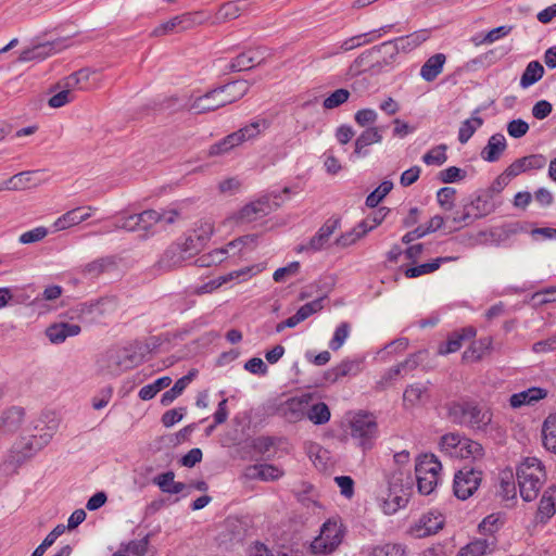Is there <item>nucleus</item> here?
Instances as JSON below:
<instances>
[{"instance_id":"obj_1","label":"nucleus","mask_w":556,"mask_h":556,"mask_svg":"<svg viewBox=\"0 0 556 556\" xmlns=\"http://www.w3.org/2000/svg\"><path fill=\"white\" fill-rule=\"evenodd\" d=\"M250 86V83L245 79L232 80L217 86L197 97L189 105V111L194 114L216 111L243 98L248 93Z\"/></svg>"},{"instance_id":"obj_2","label":"nucleus","mask_w":556,"mask_h":556,"mask_svg":"<svg viewBox=\"0 0 556 556\" xmlns=\"http://www.w3.org/2000/svg\"><path fill=\"white\" fill-rule=\"evenodd\" d=\"M386 482L387 488L380 493L381 508L392 515L407 505L414 482L410 473L400 468L386 473Z\"/></svg>"},{"instance_id":"obj_3","label":"nucleus","mask_w":556,"mask_h":556,"mask_svg":"<svg viewBox=\"0 0 556 556\" xmlns=\"http://www.w3.org/2000/svg\"><path fill=\"white\" fill-rule=\"evenodd\" d=\"M448 417L454 424L484 431L491 424V409L473 400H460L448 405Z\"/></svg>"},{"instance_id":"obj_4","label":"nucleus","mask_w":556,"mask_h":556,"mask_svg":"<svg viewBox=\"0 0 556 556\" xmlns=\"http://www.w3.org/2000/svg\"><path fill=\"white\" fill-rule=\"evenodd\" d=\"M396 48L391 42H383L361 53L350 65L349 73L352 76L365 72L379 74L393 62Z\"/></svg>"},{"instance_id":"obj_5","label":"nucleus","mask_w":556,"mask_h":556,"mask_svg":"<svg viewBox=\"0 0 556 556\" xmlns=\"http://www.w3.org/2000/svg\"><path fill=\"white\" fill-rule=\"evenodd\" d=\"M517 480L522 500L526 502L535 500L546 480L541 460L535 457L526 458L517 468Z\"/></svg>"},{"instance_id":"obj_6","label":"nucleus","mask_w":556,"mask_h":556,"mask_svg":"<svg viewBox=\"0 0 556 556\" xmlns=\"http://www.w3.org/2000/svg\"><path fill=\"white\" fill-rule=\"evenodd\" d=\"M376 417L366 412L355 413L350 420V434L363 451L371 450L378 438Z\"/></svg>"},{"instance_id":"obj_7","label":"nucleus","mask_w":556,"mask_h":556,"mask_svg":"<svg viewBox=\"0 0 556 556\" xmlns=\"http://www.w3.org/2000/svg\"><path fill=\"white\" fill-rule=\"evenodd\" d=\"M441 469V463L433 454H424L417 459L415 475L420 494L429 495L435 490Z\"/></svg>"},{"instance_id":"obj_8","label":"nucleus","mask_w":556,"mask_h":556,"mask_svg":"<svg viewBox=\"0 0 556 556\" xmlns=\"http://www.w3.org/2000/svg\"><path fill=\"white\" fill-rule=\"evenodd\" d=\"M344 527L339 518H329L323 523L319 534L315 536V556L333 553L342 543Z\"/></svg>"},{"instance_id":"obj_9","label":"nucleus","mask_w":556,"mask_h":556,"mask_svg":"<svg viewBox=\"0 0 556 556\" xmlns=\"http://www.w3.org/2000/svg\"><path fill=\"white\" fill-rule=\"evenodd\" d=\"M261 127H263V129L268 127L266 119L252 122L251 124L240 128L239 130L226 136L218 142L212 144L208 150V155L217 156L229 152L245 140L256 137L261 132Z\"/></svg>"},{"instance_id":"obj_10","label":"nucleus","mask_w":556,"mask_h":556,"mask_svg":"<svg viewBox=\"0 0 556 556\" xmlns=\"http://www.w3.org/2000/svg\"><path fill=\"white\" fill-rule=\"evenodd\" d=\"M483 472L479 469L464 466L454 476L453 490L457 498L465 501L472 496L481 484Z\"/></svg>"},{"instance_id":"obj_11","label":"nucleus","mask_w":556,"mask_h":556,"mask_svg":"<svg viewBox=\"0 0 556 556\" xmlns=\"http://www.w3.org/2000/svg\"><path fill=\"white\" fill-rule=\"evenodd\" d=\"M281 410L290 422H296L305 417L313 421V393L305 391L300 395L288 399L283 403Z\"/></svg>"},{"instance_id":"obj_12","label":"nucleus","mask_w":556,"mask_h":556,"mask_svg":"<svg viewBox=\"0 0 556 556\" xmlns=\"http://www.w3.org/2000/svg\"><path fill=\"white\" fill-rule=\"evenodd\" d=\"M445 525V517L438 510H429L422 514L410 527V533L415 538H426L438 533Z\"/></svg>"},{"instance_id":"obj_13","label":"nucleus","mask_w":556,"mask_h":556,"mask_svg":"<svg viewBox=\"0 0 556 556\" xmlns=\"http://www.w3.org/2000/svg\"><path fill=\"white\" fill-rule=\"evenodd\" d=\"M270 198H274V206L278 207L280 202L276 200L279 198V195L273 191L269 195H265L255 202H251L244 205L239 212V219L243 222H252L256 219L257 215H267L271 210Z\"/></svg>"},{"instance_id":"obj_14","label":"nucleus","mask_w":556,"mask_h":556,"mask_svg":"<svg viewBox=\"0 0 556 556\" xmlns=\"http://www.w3.org/2000/svg\"><path fill=\"white\" fill-rule=\"evenodd\" d=\"M197 24V14L193 13H184L181 15H177L169 21L162 23L157 27H155L152 31V36L160 37L167 35L173 31H182L190 29Z\"/></svg>"},{"instance_id":"obj_15","label":"nucleus","mask_w":556,"mask_h":556,"mask_svg":"<svg viewBox=\"0 0 556 556\" xmlns=\"http://www.w3.org/2000/svg\"><path fill=\"white\" fill-rule=\"evenodd\" d=\"M190 257L185 254L180 242L172 243L162 254L155 266L163 271H169L180 267Z\"/></svg>"},{"instance_id":"obj_16","label":"nucleus","mask_w":556,"mask_h":556,"mask_svg":"<svg viewBox=\"0 0 556 556\" xmlns=\"http://www.w3.org/2000/svg\"><path fill=\"white\" fill-rule=\"evenodd\" d=\"M382 140V135L377 127H368L365 129L354 142V151L350 155L351 161H355L361 157H365L369 154L367 149L374 143H379Z\"/></svg>"},{"instance_id":"obj_17","label":"nucleus","mask_w":556,"mask_h":556,"mask_svg":"<svg viewBox=\"0 0 556 556\" xmlns=\"http://www.w3.org/2000/svg\"><path fill=\"white\" fill-rule=\"evenodd\" d=\"M370 34L371 33L356 35L349 39H345L340 45H333L328 48H320L317 51L318 59H327L329 56L337 55L341 52H348L365 43H368L372 40L371 38L368 37Z\"/></svg>"},{"instance_id":"obj_18","label":"nucleus","mask_w":556,"mask_h":556,"mask_svg":"<svg viewBox=\"0 0 556 556\" xmlns=\"http://www.w3.org/2000/svg\"><path fill=\"white\" fill-rule=\"evenodd\" d=\"M476 334L477 330L473 327H465L453 331L447 337L446 342L439 345L438 354L447 355L457 352L463 346L464 341L471 340Z\"/></svg>"},{"instance_id":"obj_19","label":"nucleus","mask_w":556,"mask_h":556,"mask_svg":"<svg viewBox=\"0 0 556 556\" xmlns=\"http://www.w3.org/2000/svg\"><path fill=\"white\" fill-rule=\"evenodd\" d=\"M363 361L361 358L343 359L336 367L324 372V381L333 383L346 376H356L362 370Z\"/></svg>"},{"instance_id":"obj_20","label":"nucleus","mask_w":556,"mask_h":556,"mask_svg":"<svg viewBox=\"0 0 556 556\" xmlns=\"http://www.w3.org/2000/svg\"><path fill=\"white\" fill-rule=\"evenodd\" d=\"M81 328L79 325L60 321L47 327L46 336L49 338L51 343L60 344L67 338L79 334Z\"/></svg>"},{"instance_id":"obj_21","label":"nucleus","mask_w":556,"mask_h":556,"mask_svg":"<svg viewBox=\"0 0 556 556\" xmlns=\"http://www.w3.org/2000/svg\"><path fill=\"white\" fill-rule=\"evenodd\" d=\"M60 50L61 43L48 41L23 50L18 59L22 62L42 61Z\"/></svg>"},{"instance_id":"obj_22","label":"nucleus","mask_w":556,"mask_h":556,"mask_svg":"<svg viewBox=\"0 0 556 556\" xmlns=\"http://www.w3.org/2000/svg\"><path fill=\"white\" fill-rule=\"evenodd\" d=\"M556 513V486L548 488L540 501L535 522L545 525Z\"/></svg>"},{"instance_id":"obj_23","label":"nucleus","mask_w":556,"mask_h":556,"mask_svg":"<svg viewBox=\"0 0 556 556\" xmlns=\"http://www.w3.org/2000/svg\"><path fill=\"white\" fill-rule=\"evenodd\" d=\"M507 148V142L503 134L492 135L486 146L481 151V157L490 163L500 160L501 155Z\"/></svg>"},{"instance_id":"obj_24","label":"nucleus","mask_w":556,"mask_h":556,"mask_svg":"<svg viewBox=\"0 0 556 556\" xmlns=\"http://www.w3.org/2000/svg\"><path fill=\"white\" fill-rule=\"evenodd\" d=\"M547 391L543 388L532 387L519 393H515L509 399V404L514 408L523 405H532L535 402L546 397Z\"/></svg>"},{"instance_id":"obj_25","label":"nucleus","mask_w":556,"mask_h":556,"mask_svg":"<svg viewBox=\"0 0 556 556\" xmlns=\"http://www.w3.org/2000/svg\"><path fill=\"white\" fill-rule=\"evenodd\" d=\"M52 439V433L46 432L43 434L30 435L28 438H22L17 441L13 446L20 448L21 451L29 454L33 457L37 452H39L43 446H46L50 440Z\"/></svg>"},{"instance_id":"obj_26","label":"nucleus","mask_w":556,"mask_h":556,"mask_svg":"<svg viewBox=\"0 0 556 556\" xmlns=\"http://www.w3.org/2000/svg\"><path fill=\"white\" fill-rule=\"evenodd\" d=\"M197 376V370L192 369L187 375L179 378L175 384L167 391H165L160 400L161 405L168 406L170 405L179 395L182 394L188 384L193 380Z\"/></svg>"},{"instance_id":"obj_27","label":"nucleus","mask_w":556,"mask_h":556,"mask_svg":"<svg viewBox=\"0 0 556 556\" xmlns=\"http://www.w3.org/2000/svg\"><path fill=\"white\" fill-rule=\"evenodd\" d=\"M446 56L443 53H437L430 56L420 68V76L426 81H433L443 71Z\"/></svg>"},{"instance_id":"obj_28","label":"nucleus","mask_w":556,"mask_h":556,"mask_svg":"<svg viewBox=\"0 0 556 556\" xmlns=\"http://www.w3.org/2000/svg\"><path fill=\"white\" fill-rule=\"evenodd\" d=\"M429 397L428 387L417 382L406 387L403 393V403L405 407H414L422 404Z\"/></svg>"},{"instance_id":"obj_29","label":"nucleus","mask_w":556,"mask_h":556,"mask_svg":"<svg viewBox=\"0 0 556 556\" xmlns=\"http://www.w3.org/2000/svg\"><path fill=\"white\" fill-rule=\"evenodd\" d=\"M84 210L85 207H75L64 213L54 222L53 226L55 230L67 229L72 226L78 225L87 220L91 216V214L90 212H84Z\"/></svg>"},{"instance_id":"obj_30","label":"nucleus","mask_w":556,"mask_h":556,"mask_svg":"<svg viewBox=\"0 0 556 556\" xmlns=\"http://www.w3.org/2000/svg\"><path fill=\"white\" fill-rule=\"evenodd\" d=\"M469 208L473 211V218H482L496 208L491 192L483 191L478 194L469 204Z\"/></svg>"},{"instance_id":"obj_31","label":"nucleus","mask_w":556,"mask_h":556,"mask_svg":"<svg viewBox=\"0 0 556 556\" xmlns=\"http://www.w3.org/2000/svg\"><path fill=\"white\" fill-rule=\"evenodd\" d=\"M493 340L491 337L480 338L463 353V361L478 362L492 350Z\"/></svg>"},{"instance_id":"obj_32","label":"nucleus","mask_w":556,"mask_h":556,"mask_svg":"<svg viewBox=\"0 0 556 556\" xmlns=\"http://www.w3.org/2000/svg\"><path fill=\"white\" fill-rule=\"evenodd\" d=\"M482 108H477L470 118L462 122L458 129V141L466 143L473 136V134L483 125V118L479 116Z\"/></svg>"},{"instance_id":"obj_33","label":"nucleus","mask_w":556,"mask_h":556,"mask_svg":"<svg viewBox=\"0 0 556 556\" xmlns=\"http://www.w3.org/2000/svg\"><path fill=\"white\" fill-rule=\"evenodd\" d=\"M429 38V30L428 29H420L417 31H414L407 36L400 37L395 40H390L392 45L396 48V54L399 53V50H413L420 46L422 42H425Z\"/></svg>"},{"instance_id":"obj_34","label":"nucleus","mask_w":556,"mask_h":556,"mask_svg":"<svg viewBox=\"0 0 556 556\" xmlns=\"http://www.w3.org/2000/svg\"><path fill=\"white\" fill-rule=\"evenodd\" d=\"M495 547L494 538L476 539L459 551V556H484Z\"/></svg>"},{"instance_id":"obj_35","label":"nucleus","mask_w":556,"mask_h":556,"mask_svg":"<svg viewBox=\"0 0 556 556\" xmlns=\"http://www.w3.org/2000/svg\"><path fill=\"white\" fill-rule=\"evenodd\" d=\"M24 417V409L21 407H11L3 412L0 416V431L14 432L16 431Z\"/></svg>"},{"instance_id":"obj_36","label":"nucleus","mask_w":556,"mask_h":556,"mask_svg":"<svg viewBox=\"0 0 556 556\" xmlns=\"http://www.w3.org/2000/svg\"><path fill=\"white\" fill-rule=\"evenodd\" d=\"M542 442L547 451L556 454V413L551 414L543 422Z\"/></svg>"},{"instance_id":"obj_37","label":"nucleus","mask_w":556,"mask_h":556,"mask_svg":"<svg viewBox=\"0 0 556 556\" xmlns=\"http://www.w3.org/2000/svg\"><path fill=\"white\" fill-rule=\"evenodd\" d=\"M340 227L339 218H329L318 230V236L315 237V250L326 249L332 247L329 244L330 236Z\"/></svg>"},{"instance_id":"obj_38","label":"nucleus","mask_w":556,"mask_h":556,"mask_svg":"<svg viewBox=\"0 0 556 556\" xmlns=\"http://www.w3.org/2000/svg\"><path fill=\"white\" fill-rule=\"evenodd\" d=\"M368 232L366 222H362L356 228L341 235L333 242V247L338 248H346L354 244L357 240H359L364 235Z\"/></svg>"},{"instance_id":"obj_39","label":"nucleus","mask_w":556,"mask_h":556,"mask_svg":"<svg viewBox=\"0 0 556 556\" xmlns=\"http://www.w3.org/2000/svg\"><path fill=\"white\" fill-rule=\"evenodd\" d=\"M452 260H456V257H438V258L433 260L432 262L407 268L405 270V276L407 278H416L421 275L433 273L437 269H439V267L442 263H446Z\"/></svg>"},{"instance_id":"obj_40","label":"nucleus","mask_w":556,"mask_h":556,"mask_svg":"<svg viewBox=\"0 0 556 556\" xmlns=\"http://www.w3.org/2000/svg\"><path fill=\"white\" fill-rule=\"evenodd\" d=\"M544 74L543 65L538 61H531L520 77V86L528 88L539 81Z\"/></svg>"},{"instance_id":"obj_41","label":"nucleus","mask_w":556,"mask_h":556,"mask_svg":"<svg viewBox=\"0 0 556 556\" xmlns=\"http://www.w3.org/2000/svg\"><path fill=\"white\" fill-rule=\"evenodd\" d=\"M538 160L539 159L535 155L518 159L513 162L503 173L508 177L509 180H511L514 177L529 168L540 167V165L535 164V161Z\"/></svg>"},{"instance_id":"obj_42","label":"nucleus","mask_w":556,"mask_h":556,"mask_svg":"<svg viewBox=\"0 0 556 556\" xmlns=\"http://www.w3.org/2000/svg\"><path fill=\"white\" fill-rule=\"evenodd\" d=\"M94 313L102 315L100 309V301L79 303L72 309L71 319L78 318L80 320H92Z\"/></svg>"},{"instance_id":"obj_43","label":"nucleus","mask_w":556,"mask_h":556,"mask_svg":"<svg viewBox=\"0 0 556 556\" xmlns=\"http://www.w3.org/2000/svg\"><path fill=\"white\" fill-rule=\"evenodd\" d=\"M172 383V378L168 376H163L157 378L154 382L142 387L139 391V397L142 401L152 400L160 391L166 389Z\"/></svg>"},{"instance_id":"obj_44","label":"nucleus","mask_w":556,"mask_h":556,"mask_svg":"<svg viewBox=\"0 0 556 556\" xmlns=\"http://www.w3.org/2000/svg\"><path fill=\"white\" fill-rule=\"evenodd\" d=\"M464 439V437L456 432L444 434L440 441L442 452H444L451 457H457L459 447L463 444Z\"/></svg>"},{"instance_id":"obj_45","label":"nucleus","mask_w":556,"mask_h":556,"mask_svg":"<svg viewBox=\"0 0 556 556\" xmlns=\"http://www.w3.org/2000/svg\"><path fill=\"white\" fill-rule=\"evenodd\" d=\"M29 454L21 451L20 448L12 446L9 455L3 462V466L5 470H10L12 472L16 471L18 467H21L25 462L30 459Z\"/></svg>"},{"instance_id":"obj_46","label":"nucleus","mask_w":556,"mask_h":556,"mask_svg":"<svg viewBox=\"0 0 556 556\" xmlns=\"http://www.w3.org/2000/svg\"><path fill=\"white\" fill-rule=\"evenodd\" d=\"M227 254V249H215L206 254L201 255L194 262L199 267H211L222 263Z\"/></svg>"},{"instance_id":"obj_47","label":"nucleus","mask_w":556,"mask_h":556,"mask_svg":"<svg viewBox=\"0 0 556 556\" xmlns=\"http://www.w3.org/2000/svg\"><path fill=\"white\" fill-rule=\"evenodd\" d=\"M392 181H382L371 193L367 195L366 205L368 207H376L382 201V199L392 190Z\"/></svg>"},{"instance_id":"obj_48","label":"nucleus","mask_w":556,"mask_h":556,"mask_svg":"<svg viewBox=\"0 0 556 556\" xmlns=\"http://www.w3.org/2000/svg\"><path fill=\"white\" fill-rule=\"evenodd\" d=\"M483 455V447L480 443L465 438L459 447L457 457L459 458H478Z\"/></svg>"},{"instance_id":"obj_49","label":"nucleus","mask_w":556,"mask_h":556,"mask_svg":"<svg viewBox=\"0 0 556 556\" xmlns=\"http://www.w3.org/2000/svg\"><path fill=\"white\" fill-rule=\"evenodd\" d=\"M138 231L148 233L154 225L160 223L159 212L155 210H146L138 213Z\"/></svg>"},{"instance_id":"obj_50","label":"nucleus","mask_w":556,"mask_h":556,"mask_svg":"<svg viewBox=\"0 0 556 556\" xmlns=\"http://www.w3.org/2000/svg\"><path fill=\"white\" fill-rule=\"evenodd\" d=\"M446 149L447 147L445 144H439L434 148H432L430 151H428L422 156V161L427 165H442L446 162L447 155H446Z\"/></svg>"},{"instance_id":"obj_51","label":"nucleus","mask_w":556,"mask_h":556,"mask_svg":"<svg viewBox=\"0 0 556 556\" xmlns=\"http://www.w3.org/2000/svg\"><path fill=\"white\" fill-rule=\"evenodd\" d=\"M36 174L35 170L21 172L4 182V188L8 190H20L25 189L31 179V176Z\"/></svg>"},{"instance_id":"obj_52","label":"nucleus","mask_w":556,"mask_h":556,"mask_svg":"<svg viewBox=\"0 0 556 556\" xmlns=\"http://www.w3.org/2000/svg\"><path fill=\"white\" fill-rule=\"evenodd\" d=\"M111 265H113V261L110 257H101L86 264L83 273L86 276L94 278L104 273V270Z\"/></svg>"},{"instance_id":"obj_53","label":"nucleus","mask_w":556,"mask_h":556,"mask_svg":"<svg viewBox=\"0 0 556 556\" xmlns=\"http://www.w3.org/2000/svg\"><path fill=\"white\" fill-rule=\"evenodd\" d=\"M466 176H467L466 170H464L457 166H450V167L441 170L438 175V178L443 184H453V182L465 179Z\"/></svg>"},{"instance_id":"obj_54","label":"nucleus","mask_w":556,"mask_h":556,"mask_svg":"<svg viewBox=\"0 0 556 556\" xmlns=\"http://www.w3.org/2000/svg\"><path fill=\"white\" fill-rule=\"evenodd\" d=\"M349 97L350 91L344 88H340L333 91L330 96H328L324 100L323 105L325 109L331 110L346 102L349 100Z\"/></svg>"},{"instance_id":"obj_55","label":"nucleus","mask_w":556,"mask_h":556,"mask_svg":"<svg viewBox=\"0 0 556 556\" xmlns=\"http://www.w3.org/2000/svg\"><path fill=\"white\" fill-rule=\"evenodd\" d=\"M456 190L452 187H443L437 192V199L440 206L445 211H451L454 206Z\"/></svg>"},{"instance_id":"obj_56","label":"nucleus","mask_w":556,"mask_h":556,"mask_svg":"<svg viewBox=\"0 0 556 556\" xmlns=\"http://www.w3.org/2000/svg\"><path fill=\"white\" fill-rule=\"evenodd\" d=\"M350 333V325L348 323L340 324L334 333L332 339L329 342V346L331 350L337 351L339 350L343 343L345 342L346 338Z\"/></svg>"},{"instance_id":"obj_57","label":"nucleus","mask_w":556,"mask_h":556,"mask_svg":"<svg viewBox=\"0 0 556 556\" xmlns=\"http://www.w3.org/2000/svg\"><path fill=\"white\" fill-rule=\"evenodd\" d=\"M48 235V229L43 226L36 227L31 230H28L22 233L18 238L20 243L22 244H30L35 242H39L45 239Z\"/></svg>"},{"instance_id":"obj_58","label":"nucleus","mask_w":556,"mask_h":556,"mask_svg":"<svg viewBox=\"0 0 556 556\" xmlns=\"http://www.w3.org/2000/svg\"><path fill=\"white\" fill-rule=\"evenodd\" d=\"M256 470L255 477L264 481H273L282 476V471L274 465H261L254 468Z\"/></svg>"},{"instance_id":"obj_59","label":"nucleus","mask_w":556,"mask_h":556,"mask_svg":"<svg viewBox=\"0 0 556 556\" xmlns=\"http://www.w3.org/2000/svg\"><path fill=\"white\" fill-rule=\"evenodd\" d=\"M529 130V125L521 118L513 119L507 124V132L510 137L519 139Z\"/></svg>"},{"instance_id":"obj_60","label":"nucleus","mask_w":556,"mask_h":556,"mask_svg":"<svg viewBox=\"0 0 556 556\" xmlns=\"http://www.w3.org/2000/svg\"><path fill=\"white\" fill-rule=\"evenodd\" d=\"M300 270V263L299 262H291L285 267H280L275 270L273 278L276 282H283L286 281L287 277L294 276Z\"/></svg>"},{"instance_id":"obj_61","label":"nucleus","mask_w":556,"mask_h":556,"mask_svg":"<svg viewBox=\"0 0 556 556\" xmlns=\"http://www.w3.org/2000/svg\"><path fill=\"white\" fill-rule=\"evenodd\" d=\"M180 245H182L185 254H187L190 258L204 248V245L199 241V238H194L191 232L188 233L184 242H180Z\"/></svg>"},{"instance_id":"obj_62","label":"nucleus","mask_w":556,"mask_h":556,"mask_svg":"<svg viewBox=\"0 0 556 556\" xmlns=\"http://www.w3.org/2000/svg\"><path fill=\"white\" fill-rule=\"evenodd\" d=\"M186 407L174 408L165 412L162 416V424L164 427L169 428L176 422H179L186 414Z\"/></svg>"},{"instance_id":"obj_63","label":"nucleus","mask_w":556,"mask_h":556,"mask_svg":"<svg viewBox=\"0 0 556 556\" xmlns=\"http://www.w3.org/2000/svg\"><path fill=\"white\" fill-rule=\"evenodd\" d=\"M275 445V439L273 437H257L252 440L251 446L253 450L260 454H267L270 452L271 447Z\"/></svg>"},{"instance_id":"obj_64","label":"nucleus","mask_w":556,"mask_h":556,"mask_svg":"<svg viewBox=\"0 0 556 556\" xmlns=\"http://www.w3.org/2000/svg\"><path fill=\"white\" fill-rule=\"evenodd\" d=\"M405 551L400 544H384L374 549V556H404Z\"/></svg>"}]
</instances>
